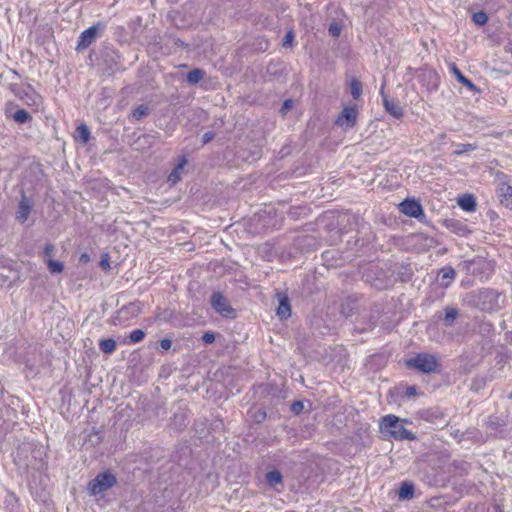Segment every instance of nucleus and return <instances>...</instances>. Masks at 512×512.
<instances>
[{
    "mask_svg": "<svg viewBox=\"0 0 512 512\" xmlns=\"http://www.w3.org/2000/svg\"><path fill=\"white\" fill-rule=\"evenodd\" d=\"M408 422L407 419H400L393 414H389L381 418L380 431L384 436L395 440H415V434L403 426V423Z\"/></svg>",
    "mask_w": 512,
    "mask_h": 512,
    "instance_id": "obj_1",
    "label": "nucleus"
},
{
    "mask_svg": "<svg viewBox=\"0 0 512 512\" xmlns=\"http://www.w3.org/2000/svg\"><path fill=\"white\" fill-rule=\"evenodd\" d=\"M474 304L482 311H496L501 308L500 300L503 298L501 293L494 289H482L473 294Z\"/></svg>",
    "mask_w": 512,
    "mask_h": 512,
    "instance_id": "obj_2",
    "label": "nucleus"
},
{
    "mask_svg": "<svg viewBox=\"0 0 512 512\" xmlns=\"http://www.w3.org/2000/svg\"><path fill=\"white\" fill-rule=\"evenodd\" d=\"M407 365L423 373H434L438 370V358L429 353H419L407 361Z\"/></svg>",
    "mask_w": 512,
    "mask_h": 512,
    "instance_id": "obj_3",
    "label": "nucleus"
},
{
    "mask_svg": "<svg viewBox=\"0 0 512 512\" xmlns=\"http://www.w3.org/2000/svg\"><path fill=\"white\" fill-rule=\"evenodd\" d=\"M115 475L111 472L99 473L93 480L88 483V491L91 495H98L116 484Z\"/></svg>",
    "mask_w": 512,
    "mask_h": 512,
    "instance_id": "obj_4",
    "label": "nucleus"
},
{
    "mask_svg": "<svg viewBox=\"0 0 512 512\" xmlns=\"http://www.w3.org/2000/svg\"><path fill=\"white\" fill-rule=\"evenodd\" d=\"M105 28L106 24L99 21L84 30L79 36L76 49L80 51L88 48L96 38L101 35Z\"/></svg>",
    "mask_w": 512,
    "mask_h": 512,
    "instance_id": "obj_5",
    "label": "nucleus"
},
{
    "mask_svg": "<svg viewBox=\"0 0 512 512\" xmlns=\"http://www.w3.org/2000/svg\"><path fill=\"white\" fill-rule=\"evenodd\" d=\"M358 110L354 106L344 107L335 120V124L343 129L353 128L357 123Z\"/></svg>",
    "mask_w": 512,
    "mask_h": 512,
    "instance_id": "obj_6",
    "label": "nucleus"
},
{
    "mask_svg": "<svg viewBox=\"0 0 512 512\" xmlns=\"http://www.w3.org/2000/svg\"><path fill=\"white\" fill-rule=\"evenodd\" d=\"M211 306L215 311L227 318L235 317V310L229 305L226 298L220 292H214L211 296Z\"/></svg>",
    "mask_w": 512,
    "mask_h": 512,
    "instance_id": "obj_7",
    "label": "nucleus"
},
{
    "mask_svg": "<svg viewBox=\"0 0 512 512\" xmlns=\"http://www.w3.org/2000/svg\"><path fill=\"white\" fill-rule=\"evenodd\" d=\"M380 94L382 96V102L386 112L394 118L400 119L403 116V109L397 101L389 99V97L385 94L384 84L381 87Z\"/></svg>",
    "mask_w": 512,
    "mask_h": 512,
    "instance_id": "obj_8",
    "label": "nucleus"
},
{
    "mask_svg": "<svg viewBox=\"0 0 512 512\" xmlns=\"http://www.w3.org/2000/svg\"><path fill=\"white\" fill-rule=\"evenodd\" d=\"M17 98L28 106H38L41 99L40 95L30 84L24 86Z\"/></svg>",
    "mask_w": 512,
    "mask_h": 512,
    "instance_id": "obj_9",
    "label": "nucleus"
},
{
    "mask_svg": "<svg viewBox=\"0 0 512 512\" xmlns=\"http://www.w3.org/2000/svg\"><path fill=\"white\" fill-rule=\"evenodd\" d=\"M399 209L403 214L413 218H418L423 214L422 206L415 200H404L400 203Z\"/></svg>",
    "mask_w": 512,
    "mask_h": 512,
    "instance_id": "obj_10",
    "label": "nucleus"
},
{
    "mask_svg": "<svg viewBox=\"0 0 512 512\" xmlns=\"http://www.w3.org/2000/svg\"><path fill=\"white\" fill-rule=\"evenodd\" d=\"M31 209L32 205L30 200L25 195H23L18 205L16 219L21 223H24L28 219Z\"/></svg>",
    "mask_w": 512,
    "mask_h": 512,
    "instance_id": "obj_11",
    "label": "nucleus"
},
{
    "mask_svg": "<svg viewBox=\"0 0 512 512\" xmlns=\"http://www.w3.org/2000/svg\"><path fill=\"white\" fill-rule=\"evenodd\" d=\"M187 164V158L185 156H182L179 159L178 164L175 166V168L171 171V173L168 176V182L171 185H175L181 180V175L184 170L185 165Z\"/></svg>",
    "mask_w": 512,
    "mask_h": 512,
    "instance_id": "obj_12",
    "label": "nucleus"
},
{
    "mask_svg": "<svg viewBox=\"0 0 512 512\" xmlns=\"http://www.w3.org/2000/svg\"><path fill=\"white\" fill-rule=\"evenodd\" d=\"M456 277V271L451 266H445L439 271V280L442 287L447 288Z\"/></svg>",
    "mask_w": 512,
    "mask_h": 512,
    "instance_id": "obj_13",
    "label": "nucleus"
},
{
    "mask_svg": "<svg viewBox=\"0 0 512 512\" xmlns=\"http://www.w3.org/2000/svg\"><path fill=\"white\" fill-rule=\"evenodd\" d=\"M450 70L451 72L454 74V76L456 77V79L461 83L463 84L464 86H466L470 91L472 92H475V91H478L476 85L470 80L468 79L466 76H464L461 71L458 69V67L456 66L455 63H452L450 64Z\"/></svg>",
    "mask_w": 512,
    "mask_h": 512,
    "instance_id": "obj_14",
    "label": "nucleus"
},
{
    "mask_svg": "<svg viewBox=\"0 0 512 512\" xmlns=\"http://www.w3.org/2000/svg\"><path fill=\"white\" fill-rule=\"evenodd\" d=\"M277 315L281 319H287L291 315V306H290L289 300L286 296H283L279 299Z\"/></svg>",
    "mask_w": 512,
    "mask_h": 512,
    "instance_id": "obj_15",
    "label": "nucleus"
},
{
    "mask_svg": "<svg viewBox=\"0 0 512 512\" xmlns=\"http://www.w3.org/2000/svg\"><path fill=\"white\" fill-rule=\"evenodd\" d=\"M444 312L443 323L445 326L450 327L459 316V310L455 307L447 306L445 307Z\"/></svg>",
    "mask_w": 512,
    "mask_h": 512,
    "instance_id": "obj_16",
    "label": "nucleus"
},
{
    "mask_svg": "<svg viewBox=\"0 0 512 512\" xmlns=\"http://www.w3.org/2000/svg\"><path fill=\"white\" fill-rule=\"evenodd\" d=\"M458 205L467 212H473L476 209V201L473 195H464L459 198Z\"/></svg>",
    "mask_w": 512,
    "mask_h": 512,
    "instance_id": "obj_17",
    "label": "nucleus"
},
{
    "mask_svg": "<svg viewBox=\"0 0 512 512\" xmlns=\"http://www.w3.org/2000/svg\"><path fill=\"white\" fill-rule=\"evenodd\" d=\"M445 223H446L447 228H449L451 231H453L459 235H465L467 232H469L467 226L464 225L459 220L450 219V220H446Z\"/></svg>",
    "mask_w": 512,
    "mask_h": 512,
    "instance_id": "obj_18",
    "label": "nucleus"
},
{
    "mask_svg": "<svg viewBox=\"0 0 512 512\" xmlns=\"http://www.w3.org/2000/svg\"><path fill=\"white\" fill-rule=\"evenodd\" d=\"M149 112V106L141 104L131 111L129 118L132 121H140L142 118L146 117L149 114Z\"/></svg>",
    "mask_w": 512,
    "mask_h": 512,
    "instance_id": "obj_19",
    "label": "nucleus"
},
{
    "mask_svg": "<svg viewBox=\"0 0 512 512\" xmlns=\"http://www.w3.org/2000/svg\"><path fill=\"white\" fill-rule=\"evenodd\" d=\"M9 76L11 77V80H18L20 78V75L15 70H11L9 72ZM8 88L16 97H18L24 86L14 81H11L8 84Z\"/></svg>",
    "mask_w": 512,
    "mask_h": 512,
    "instance_id": "obj_20",
    "label": "nucleus"
},
{
    "mask_svg": "<svg viewBox=\"0 0 512 512\" xmlns=\"http://www.w3.org/2000/svg\"><path fill=\"white\" fill-rule=\"evenodd\" d=\"M266 482L271 487H276L277 485L282 484L283 477L280 471L278 470H272L266 473L265 475Z\"/></svg>",
    "mask_w": 512,
    "mask_h": 512,
    "instance_id": "obj_21",
    "label": "nucleus"
},
{
    "mask_svg": "<svg viewBox=\"0 0 512 512\" xmlns=\"http://www.w3.org/2000/svg\"><path fill=\"white\" fill-rule=\"evenodd\" d=\"M205 76V71L200 68L192 69L187 73L186 80L189 84L195 85L199 83Z\"/></svg>",
    "mask_w": 512,
    "mask_h": 512,
    "instance_id": "obj_22",
    "label": "nucleus"
},
{
    "mask_svg": "<svg viewBox=\"0 0 512 512\" xmlns=\"http://www.w3.org/2000/svg\"><path fill=\"white\" fill-rule=\"evenodd\" d=\"M99 349L105 354H112L117 347V343L112 338L102 339L99 341Z\"/></svg>",
    "mask_w": 512,
    "mask_h": 512,
    "instance_id": "obj_23",
    "label": "nucleus"
},
{
    "mask_svg": "<svg viewBox=\"0 0 512 512\" xmlns=\"http://www.w3.org/2000/svg\"><path fill=\"white\" fill-rule=\"evenodd\" d=\"M501 203L505 205L507 208L512 209V186H503L501 188Z\"/></svg>",
    "mask_w": 512,
    "mask_h": 512,
    "instance_id": "obj_24",
    "label": "nucleus"
},
{
    "mask_svg": "<svg viewBox=\"0 0 512 512\" xmlns=\"http://www.w3.org/2000/svg\"><path fill=\"white\" fill-rule=\"evenodd\" d=\"M350 93L355 100L359 99L362 94V84L356 78L350 80Z\"/></svg>",
    "mask_w": 512,
    "mask_h": 512,
    "instance_id": "obj_25",
    "label": "nucleus"
},
{
    "mask_svg": "<svg viewBox=\"0 0 512 512\" xmlns=\"http://www.w3.org/2000/svg\"><path fill=\"white\" fill-rule=\"evenodd\" d=\"M414 494V486L409 483H403L399 489V498L400 499H409Z\"/></svg>",
    "mask_w": 512,
    "mask_h": 512,
    "instance_id": "obj_26",
    "label": "nucleus"
},
{
    "mask_svg": "<svg viewBox=\"0 0 512 512\" xmlns=\"http://www.w3.org/2000/svg\"><path fill=\"white\" fill-rule=\"evenodd\" d=\"M77 138L83 143H87L90 139V131L87 125L81 124L76 129Z\"/></svg>",
    "mask_w": 512,
    "mask_h": 512,
    "instance_id": "obj_27",
    "label": "nucleus"
},
{
    "mask_svg": "<svg viewBox=\"0 0 512 512\" xmlns=\"http://www.w3.org/2000/svg\"><path fill=\"white\" fill-rule=\"evenodd\" d=\"M13 119L18 123H26L30 121L32 117L26 110L19 109L14 113Z\"/></svg>",
    "mask_w": 512,
    "mask_h": 512,
    "instance_id": "obj_28",
    "label": "nucleus"
},
{
    "mask_svg": "<svg viewBox=\"0 0 512 512\" xmlns=\"http://www.w3.org/2000/svg\"><path fill=\"white\" fill-rule=\"evenodd\" d=\"M477 148V145L475 144H470V143H467V144H458L456 146V150L453 152L454 155L456 156H460L466 152H469V151H473Z\"/></svg>",
    "mask_w": 512,
    "mask_h": 512,
    "instance_id": "obj_29",
    "label": "nucleus"
},
{
    "mask_svg": "<svg viewBox=\"0 0 512 512\" xmlns=\"http://www.w3.org/2000/svg\"><path fill=\"white\" fill-rule=\"evenodd\" d=\"M472 20L475 24L482 26L487 23L488 16L485 12L480 11L473 14Z\"/></svg>",
    "mask_w": 512,
    "mask_h": 512,
    "instance_id": "obj_30",
    "label": "nucleus"
},
{
    "mask_svg": "<svg viewBox=\"0 0 512 512\" xmlns=\"http://www.w3.org/2000/svg\"><path fill=\"white\" fill-rule=\"evenodd\" d=\"M48 269L52 274L61 273L63 271V264L58 261L49 259L47 262Z\"/></svg>",
    "mask_w": 512,
    "mask_h": 512,
    "instance_id": "obj_31",
    "label": "nucleus"
},
{
    "mask_svg": "<svg viewBox=\"0 0 512 512\" xmlns=\"http://www.w3.org/2000/svg\"><path fill=\"white\" fill-rule=\"evenodd\" d=\"M145 337V332L141 329H135L129 334V340L131 343L141 342Z\"/></svg>",
    "mask_w": 512,
    "mask_h": 512,
    "instance_id": "obj_32",
    "label": "nucleus"
},
{
    "mask_svg": "<svg viewBox=\"0 0 512 512\" xmlns=\"http://www.w3.org/2000/svg\"><path fill=\"white\" fill-rule=\"evenodd\" d=\"M341 31H342V25L340 23L334 21L329 25L328 32L332 37H334V38L339 37L341 34Z\"/></svg>",
    "mask_w": 512,
    "mask_h": 512,
    "instance_id": "obj_33",
    "label": "nucleus"
},
{
    "mask_svg": "<svg viewBox=\"0 0 512 512\" xmlns=\"http://www.w3.org/2000/svg\"><path fill=\"white\" fill-rule=\"evenodd\" d=\"M472 265H477L478 266V270L477 272H482V271H485V270H490V264L483 260V259H478V260H473L471 262ZM473 273L475 274L476 273V269H473Z\"/></svg>",
    "mask_w": 512,
    "mask_h": 512,
    "instance_id": "obj_34",
    "label": "nucleus"
},
{
    "mask_svg": "<svg viewBox=\"0 0 512 512\" xmlns=\"http://www.w3.org/2000/svg\"><path fill=\"white\" fill-rule=\"evenodd\" d=\"M294 38V32L292 30L288 31L283 39V47H291L293 45Z\"/></svg>",
    "mask_w": 512,
    "mask_h": 512,
    "instance_id": "obj_35",
    "label": "nucleus"
},
{
    "mask_svg": "<svg viewBox=\"0 0 512 512\" xmlns=\"http://www.w3.org/2000/svg\"><path fill=\"white\" fill-rule=\"evenodd\" d=\"M252 417H253L254 421H256L257 423H260L265 420L266 412L263 409H258L253 413Z\"/></svg>",
    "mask_w": 512,
    "mask_h": 512,
    "instance_id": "obj_36",
    "label": "nucleus"
},
{
    "mask_svg": "<svg viewBox=\"0 0 512 512\" xmlns=\"http://www.w3.org/2000/svg\"><path fill=\"white\" fill-rule=\"evenodd\" d=\"M304 409V403L302 401H295L291 405V411L298 415L300 414Z\"/></svg>",
    "mask_w": 512,
    "mask_h": 512,
    "instance_id": "obj_37",
    "label": "nucleus"
},
{
    "mask_svg": "<svg viewBox=\"0 0 512 512\" xmlns=\"http://www.w3.org/2000/svg\"><path fill=\"white\" fill-rule=\"evenodd\" d=\"M202 340L205 344H212L215 341V334L211 331H207L203 334Z\"/></svg>",
    "mask_w": 512,
    "mask_h": 512,
    "instance_id": "obj_38",
    "label": "nucleus"
},
{
    "mask_svg": "<svg viewBox=\"0 0 512 512\" xmlns=\"http://www.w3.org/2000/svg\"><path fill=\"white\" fill-rule=\"evenodd\" d=\"M293 107V101L291 99H287L282 104V107L280 109V113L282 115H285L290 109Z\"/></svg>",
    "mask_w": 512,
    "mask_h": 512,
    "instance_id": "obj_39",
    "label": "nucleus"
},
{
    "mask_svg": "<svg viewBox=\"0 0 512 512\" xmlns=\"http://www.w3.org/2000/svg\"><path fill=\"white\" fill-rule=\"evenodd\" d=\"M100 266L105 271L110 269V263H109V256H108V254H104L101 257Z\"/></svg>",
    "mask_w": 512,
    "mask_h": 512,
    "instance_id": "obj_40",
    "label": "nucleus"
},
{
    "mask_svg": "<svg viewBox=\"0 0 512 512\" xmlns=\"http://www.w3.org/2000/svg\"><path fill=\"white\" fill-rule=\"evenodd\" d=\"M214 137H215V133L212 132V131H208V132L203 134L202 143L203 144H207L210 141H212L214 139Z\"/></svg>",
    "mask_w": 512,
    "mask_h": 512,
    "instance_id": "obj_41",
    "label": "nucleus"
},
{
    "mask_svg": "<svg viewBox=\"0 0 512 512\" xmlns=\"http://www.w3.org/2000/svg\"><path fill=\"white\" fill-rule=\"evenodd\" d=\"M172 346V341L170 339H162L160 341V347L163 349V350H169Z\"/></svg>",
    "mask_w": 512,
    "mask_h": 512,
    "instance_id": "obj_42",
    "label": "nucleus"
},
{
    "mask_svg": "<svg viewBox=\"0 0 512 512\" xmlns=\"http://www.w3.org/2000/svg\"><path fill=\"white\" fill-rule=\"evenodd\" d=\"M406 396L410 397V396H414L416 395V387L415 386H410L406 389V392H405Z\"/></svg>",
    "mask_w": 512,
    "mask_h": 512,
    "instance_id": "obj_43",
    "label": "nucleus"
},
{
    "mask_svg": "<svg viewBox=\"0 0 512 512\" xmlns=\"http://www.w3.org/2000/svg\"><path fill=\"white\" fill-rule=\"evenodd\" d=\"M54 251V246L52 244H47L44 248V253L45 255L49 256L53 253Z\"/></svg>",
    "mask_w": 512,
    "mask_h": 512,
    "instance_id": "obj_44",
    "label": "nucleus"
},
{
    "mask_svg": "<svg viewBox=\"0 0 512 512\" xmlns=\"http://www.w3.org/2000/svg\"><path fill=\"white\" fill-rule=\"evenodd\" d=\"M2 393V387L0 386V394Z\"/></svg>",
    "mask_w": 512,
    "mask_h": 512,
    "instance_id": "obj_45",
    "label": "nucleus"
}]
</instances>
